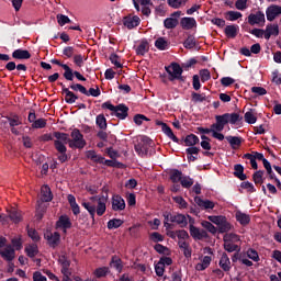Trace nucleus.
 Returning <instances> with one entry per match:
<instances>
[{"mask_svg":"<svg viewBox=\"0 0 281 281\" xmlns=\"http://www.w3.org/2000/svg\"><path fill=\"white\" fill-rule=\"evenodd\" d=\"M263 32L266 41H269L271 36H278L280 34V26L278 24H268Z\"/></svg>","mask_w":281,"mask_h":281,"instance_id":"19","label":"nucleus"},{"mask_svg":"<svg viewBox=\"0 0 281 281\" xmlns=\"http://www.w3.org/2000/svg\"><path fill=\"white\" fill-rule=\"evenodd\" d=\"M181 179H183V172L179 171V169H173L170 173V181H172V183H179Z\"/></svg>","mask_w":281,"mask_h":281,"instance_id":"39","label":"nucleus"},{"mask_svg":"<svg viewBox=\"0 0 281 281\" xmlns=\"http://www.w3.org/2000/svg\"><path fill=\"white\" fill-rule=\"evenodd\" d=\"M248 25H257L258 27H265L267 19L265 18V12L257 11L256 13H250L247 18Z\"/></svg>","mask_w":281,"mask_h":281,"instance_id":"10","label":"nucleus"},{"mask_svg":"<svg viewBox=\"0 0 281 281\" xmlns=\"http://www.w3.org/2000/svg\"><path fill=\"white\" fill-rule=\"evenodd\" d=\"M139 23H142V19L137 15H126L123 19V25L127 27V30H135V27H139Z\"/></svg>","mask_w":281,"mask_h":281,"instance_id":"14","label":"nucleus"},{"mask_svg":"<svg viewBox=\"0 0 281 281\" xmlns=\"http://www.w3.org/2000/svg\"><path fill=\"white\" fill-rule=\"evenodd\" d=\"M234 177L239 179L240 181H246L247 175H245V167L243 165L237 164L234 166Z\"/></svg>","mask_w":281,"mask_h":281,"instance_id":"31","label":"nucleus"},{"mask_svg":"<svg viewBox=\"0 0 281 281\" xmlns=\"http://www.w3.org/2000/svg\"><path fill=\"white\" fill-rule=\"evenodd\" d=\"M194 47H196V38L194 37V35H189L183 42V48L194 49Z\"/></svg>","mask_w":281,"mask_h":281,"instance_id":"36","label":"nucleus"},{"mask_svg":"<svg viewBox=\"0 0 281 281\" xmlns=\"http://www.w3.org/2000/svg\"><path fill=\"white\" fill-rule=\"evenodd\" d=\"M12 58H14V60H30L32 54L27 49L18 48L13 50Z\"/></svg>","mask_w":281,"mask_h":281,"instance_id":"18","label":"nucleus"},{"mask_svg":"<svg viewBox=\"0 0 281 281\" xmlns=\"http://www.w3.org/2000/svg\"><path fill=\"white\" fill-rule=\"evenodd\" d=\"M262 177H265V170H258L252 175V180L256 186H262V183H265Z\"/></svg>","mask_w":281,"mask_h":281,"instance_id":"42","label":"nucleus"},{"mask_svg":"<svg viewBox=\"0 0 281 281\" xmlns=\"http://www.w3.org/2000/svg\"><path fill=\"white\" fill-rule=\"evenodd\" d=\"M238 19H243V13L238 11H228L226 12L227 21H238Z\"/></svg>","mask_w":281,"mask_h":281,"instance_id":"46","label":"nucleus"},{"mask_svg":"<svg viewBox=\"0 0 281 281\" xmlns=\"http://www.w3.org/2000/svg\"><path fill=\"white\" fill-rule=\"evenodd\" d=\"M223 240V247L228 254H234V251H240V246L236 245V243L240 241V237L238 235L234 233L225 234Z\"/></svg>","mask_w":281,"mask_h":281,"instance_id":"8","label":"nucleus"},{"mask_svg":"<svg viewBox=\"0 0 281 281\" xmlns=\"http://www.w3.org/2000/svg\"><path fill=\"white\" fill-rule=\"evenodd\" d=\"M244 120L247 124H256V122H258V117L254 115V112H251V110L244 114Z\"/></svg>","mask_w":281,"mask_h":281,"instance_id":"47","label":"nucleus"},{"mask_svg":"<svg viewBox=\"0 0 281 281\" xmlns=\"http://www.w3.org/2000/svg\"><path fill=\"white\" fill-rule=\"evenodd\" d=\"M109 200V195H101L98 199V205L95 209L94 204H91V202H82L81 205L82 207H85V210H87V212H89L92 221H95V213L99 216H104V213L106 212V201Z\"/></svg>","mask_w":281,"mask_h":281,"instance_id":"4","label":"nucleus"},{"mask_svg":"<svg viewBox=\"0 0 281 281\" xmlns=\"http://www.w3.org/2000/svg\"><path fill=\"white\" fill-rule=\"evenodd\" d=\"M0 256L8 262H12V260H14V256H15L14 248H12V246H10V245L7 246L3 250H0Z\"/></svg>","mask_w":281,"mask_h":281,"instance_id":"24","label":"nucleus"},{"mask_svg":"<svg viewBox=\"0 0 281 281\" xmlns=\"http://www.w3.org/2000/svg\"><path fill=\"white\" fill-rule=\"evenodd\" d=\"M155 47L160 52H165V49H168V41H166V37H158L155 41Z\"/></svg>","mask_w":281,"mask_h":281,"instance_id":"38","label":"nucleus"},{"mask_svg":"<svg viewBox=\"0 0 281 281\" xmlns=\"http://www.w3.org/2000/svg\"><path fill=\"white\" fill-rule=\"evenodd\" d=\"M25 254L29 256V258H35L38 255V246L33 244L25 247Z\"/></svg>","mask_w":281,"mask_h":281,"instance_id":"40","label":"nucleus"},{"mask_svg":"<svg viewBox=\"0 0 281 281\" xmlns=\"http://www.w3.org/2000/svg\"><path fill=\"white\" fill-rule=\"evenodd\" d=\"M191 100L194 103L205 102V101H207V97L205 95V93L192 92L191 93Z\"/></svg>","mask_w":281,"mask_h":281,"instance_id":"45","label":"nucleus"},{"mask_svg":"<svg viewBox=\"0 0 281 281\" xmlns=\"http://www.w3.org/2000/svg\"><path fill=\"white\" fill-rule=\"evenodd\" d=\"M202 227H204V229H206L207 232H210V234H216V232H218V228H216V226H214V224H212L209 221H203L201 223Z\"/></svg>","mask_w":281,"mask_h":281,"instance_id":"51","label":"nucleus"},{"mask_svg":"<svg viewBox=\"0 0 281 281\" xmlns=\"http://www.w3.org/2000/svg\"><path fill=\"white\" fill-rule=\"evenodd\" d=\"M111 267H113V269L119 271V273H122V269H123L122 259L117 257H112Z\"/></svg>","mask_w":281,"mask_h":281,"instance_id":"52","label":"nucleus"},{"mask_svg":"<svg viewBox=\"0 0 281 281\" xmlns=\"http://www.w3.org/2000/svg\"><path fill=\"white\" fill-rule=\"evenodd\" d=\"M120 60H121V58L119 57L117 54L112 53L110 55V63H112V65H114V67H116V69H122V67H123V65Z\"/></svg>","mask_w":281,"mask_h":281,"instance_id":"48","label":"nucleus"},{"mask_svg":"<svg viewBox=\"0 0 281 281\" xmlns=\"http://www.w3.org/2000/svg\"><path fill=\"white\" fill-rule=\"evenodd\" d=\"M216 123L211 125V131L221 133L224 131L226 124H240L243 123V115L239 113H225L215 116Z\"/></svg>","mask_w":281,"mask_h":281,"instance_id":"3","label":"nucleus"},{"mask_svg":"<svg viewBox=\"0 0 281 281\" xmlns=\"http://www.w3.org/2000/svg\"><path fill=\"white\" fill-rule=\"evenodd\" d=\"M156 126H161L162 133H165L169 139L175 142V144L182 145L184 142L186 146H196V144H199L200 142L199 136L194 134L187 135L186 138L182 140L179 139L177 135H175V132H172V128L168 124L164 123L162 121H156Z\"/></svg>","mask_w":281,"mask_h":281,"instance_id":"1","label":"nucleus"},{"mask_svg":"<svg viewBox=\"0 0 281 281\" xmlns=\"http://www.w3.org/2000/svg\"><path fill=\"white\" fill-rule=\"evenodd\" d=\"M69 89H71V91H79V93H82V94L87 93V88L81 83H71L69 86Z\"/></svg>","mask_w":281,"mask_h":281,"instance_id":"60","label":"nucleus"},{"mask_svg":"<svg viewBox=\"0 0 281 281\" xmlns=\"http://www.w3.org/2000/svg\"><path fill=\"white\" fill-rule=\"evenodd\" d=\"M53 136L56 138L54 140V147L58 153V161H60V164L69 161L70 156L67 155V146H65V144H69L70 142L69 134L63 132H54Z\"/></svg>","mask_w":281,"mask_h":281,"instance_id":"2","label":"nucleus"},{"mask_svg":"<svg viewBox=\"0 0 281 281\" xmlns=\"http://www.w3.org/2000/svg\"><path fill=\"white\" fill-rule=\"evenodd\" d=\"M7 120L9 122V126L14 127V126H21L23 124V121H21V116L18 114H12L11 116H7Z\"/></svg>","mask_w":281,"mask_h":281,"instance_id":"37","label":"nucleus"},{"mask_svg":"<svg viewBox=\"0 0 281 281\" xmlns=\"http://www.w3.org/2000/svg\"><path fill=\"white\" fill-rule=\"evenodd\" d=\"M150 49V45L147 40L140 41L139 45L135 48V53L137 56H146Z\"/></svg>","mask_w":281,"mask_h":281,"instance_id":"25","label":"nucleus"},{"mask_svg":"<svg viewBox=\"0 0 281 281\" xmlns=\"http://www.w3.org/2000/svg\"><path fill=\"white\" fill-rule=\"evenodd\" d=\"M240 188L243 190H247L250 193L256 192V187H254V183L249 182V181H245L240 183Z\"/></svg>","mask_w":281,"mask_h":281,"instance_id":"61","label":"nucleus"},{"mask_svg":"<svg viewBox=\"0 0 281 281\" xmlns=\"http://www.w3.org/2000/svg\"><path fill=\"white\" fill-rule=\"evenodd\" d=\"M57 23L63 27V25H67V23H71V19L65 14H57Z\"/></svg>","mask_w":281,"mask_h":281,"instance_id":"59","label":"nucleus"},{"mask_svg":"<svg viewBox=\"0 0 281 281\" xmlns=\"http://www.w3.org/2000/svg\"><path fill=\"white\" fill-rule=\"evenodd\" d=\"M7 213L8 215L0 214V223H2V225H8L10 221L16 225L23 221V214H21V211L16 207L8 209Z\"/></svg>","mask_w":281,"mask_h":281,"instance_id":"7","label":"nucleus"},{"mask_svg":"<svg viewBox=\"0 0 281 281\" xmlns=\"http://www.w3.org/2000/svg\"><path fill=\"white\" fill-rule=\"evenodd\" d=\"M44 238L52 249H56L60 245V233L58 232L52 233V231H48L44 234Z\"/></svg>","mask_w":281,"mask_h":281,"instance_id":"11","label":"nucleus"},{"mask_svg":"<svg viewBox=\"0 0 281 281\" xmlns=\"http://www.w3.org/2000/svg\"><path fill=\"white\" fill-rule=\"evenodd\" d=\"M45 212H47V206H45V203L37 201V207L35 211L36 221H43Z\"/></svg>","mask_w":281,"mask_h":281,"instance_id":"32","label":"nucleus"},{"mask_svg":"<svg viewBox=\"0 0 281 281\" xmlns=\"http://www.w3.org/2000/svg\"><path fill=\"white\" fill-rule=\"evenodd\" d=\"M226 140L232 146V148H236L235 146H240L243 144V138L237 136H226Z\"/></svg>","mask_w":281,"mask_h":281,"instance_id":"44","label":"nucleus"},{"mask_svg":"<svg viewBox=\"0 0 281 281\" xmlns=\"http://www.w3.org/2000/svg\"><path fill=\"white\" fill-rule=\"evenodd\" d=\"M236 222L241 224L244 227L249 225L251 223V217L247 213H243L240 211H237L235 214Z\"/></svg>","mask_w":281,"mask_h":281,"instance_id":"27","label":"nucleus"},{"mask_svg":"<svg viewBox=\"0 0 281 281\" xmlns=\"http://www.w3.org/2000/svg\"><path fill=\"white\" fill-rule=\"evenodd\" d=\"M63 54L66 58H72L74 54H76V48H74V46H66L63 49Z\"/></svg>","mask_w":281,"mask_h":281,"instance_id":"63","label":"nucleus"},{"mask_svg":"<svg viewBox=\"0 0 281 281\" xmlns=\"http://www.w3.org/2000/svg\"><path fill=\"white\" fill-rule=\"evenodd\" d=\"M168 7L173 8V10H179L182 5H184L186 0H167Z\"/></svg>","mask_w":281,"mask_h":281,"instance_id":"54","label":"nucleus"},{"mask_svg":"<svg viewBox=\"0 0 281 281\" xmlns=\"http://www.w3.org/2000/svg\"><path fill=\"white\" fill-rule=\"evenodd\" d=\"M58 262L61 269H69L71 267V261L65 255L59 256Z\"/></svg>","mask_w":281,"mask_h":281,"instance_id":"57","label":"nucleus"},{"mask_svg":"<svg viewBox=\"0 0 281 281\" xmlns=\"http://www.w3.org/2000/svg\"><path fill=\"white\" fill-rule=\"evenodd\" d=\"M134 150L135 153H137V155H139L140 157H144V155H148V147H146L145 145L142 144H137L134 146Z\"/></svg>","mask_w":281,"mask_h":281,"instance_id":"55","label":"nucleus"},{"mask_svg":"<svg viewBox=\"0 0 281 281\" xmlns=\"http://www.w3.org/2000/svg\"><path fill=\"white\" fill-rule=\"evenodd\" d=\"M95 124L101 128V131H106V117L104 114L97 115Z\"/></svg>","mask_w":281,"mask_h":281,"instance_id":"43","label":"nucleus"},{"mask_svg":"<svg viewBox=\"0 0 281 281\" xmlns=\"http://www.w3.org/2000/svg\"><path fill=\"white\" fill-rule=\"evenodd\" d=\"M52 65H57L58 67H63L64 69V78L65 80H71V67H69L67 64L60 63L58 59H50Z\"/></svg>","mask_w":281,"mask_h":281,"instance_id":"22","label":"nucleus"},{"mask_svg":"<svg viewBox=\"0 0 281 281\" xmlns=\"http://www.w3.org/2000/svg\"><path fill=\"white\" fill-rule=\"evenodd\" d=\"M218 265L222 271H225L226 273L232 271V261L229 260V256H227V252L222 254Z\"/></svg>","mask_w":281,"mask_h":281,"instance_id":"23","label":"nucleus"},{"mask_svg":"<svg viewBox=\"0 0 281 281\" xmlns=\"http://www.w3.org/2000/svg\"><path fill=\"white\" fill-rule=\"evenodd\" d=\"M170 223H177L180 227H188V217L183 214H173V216L170 217Z\"/></svg>","mask_w":281,"mask_h":281,"instance_id":"26","label":"nucleus"},{"mask_svg":"<svg viewBox=\"0 0 281 281\" xmlns=\"http://www.w3.org/2000/svg\"><path fill=\"white\" fill-rule=\"evenodd\" d=\"M5 69L7 71H14V69H16L18 71H27V66L25 64H18L14 61H9L5 65Z\"/></svg>","mask_w":281,"mask_h":281,"instance_id":"30","label":"nucleus"},{"mask_svg":"<svg viewBox=\"0 0 281 281\" xmlns=\"http://www.w3.org/2000/svg\"><path fill=\"white\" fill-rule=\"evenodd\" d=\"M58 85L59 87H61V93L63 95H65L66 104H75L76 100H78V94L69 90V88H67L65 83L59 82Z\"/></svg>","mask_w":281,"mask_h":281,"instance_id":"13","label":"nucleus"},{"mask_svg":"<svg viewBox=\"0 0 281 281\" xmlns=\"http://www.w3.org/2000/svg\"><path fill=\"white\" fill-rule=\"evenodd\" d=\"M42 198L40 203H49L54 199V194H52V189L49 186L44 184L41 189Z\"/></svg>","mask_w":281,"mask_h":281,"instance_id":"20","label":"nucleus"},{"mask_svg":"<svg viewBox=\"0 0 281 281\" xmlns=\"http://www.w3.org/2000/svg\"><path fill=\"white\" fill-rule=\"evenodd\" d=\"M194 201H195L196 205H199V207H201V210H214V202H212L210 200H203V199H201V196H195Z\"/></svg>","mask_w":281,"mask_h":281,"instance_id":"28","label":"nucleus"},{"mask_svg":"<svg viewBox=\"0 0 281 281\" xmlns=\"http://www.w3.org/2000/svg\"><path fill=\"white\" fill-rule=\"evenodd\" d=\"M180 183H181L182 188L190 189V188H192V186H194V179L190 178V176H184L180 180Z\"/></svg>","mask_w":281,"mask_h":281,"instance_id":"49","label":"nucleus"},{"mask_svg":"<svg viewBox=\"0 0 281 281\" xmlns=\"http://www.w3.org/2000/svg\"><path fill=\"white\" fill-rule=\"evenodd\" d=\"M180 25L182 30H192L196 27V20L194 18H182Z\"/></svg>","mask_w":281,"mask_h":281,"instance_id":"29","label":"nucleus"},{"mask_svg":"<svg viewBox=\"0 0 281 281\" xmlns=\"http://www.w3.org/2000/svg\"><path fill=\"white\" fill-rule=\"evenodd\" d=\"M179 25V20L177 18H167L164 21V26L166 30H175Z\"/></svg>","mask_w":281,"mask_h":281,"instance_id":"35","label":"nucleus"},{"mask_svg":"<svg viewBox=\"0 0 281 281\" xmlns=\"http://www.w3.org/2000/svg\"><path fill=\"white\" fill-rule=\"evenodd\" d=\"M68 203L71 207L72 214L78 216V214H80V205L77 204L76 196H74V194L68 195Z\"/></svg>","mask_w":281,"mask_h":281,"instance_id":"33","label":"nucleus"},{"mask_svg":"<svg viewBox=\"0 0 281 281\" xmlns=\"http://www.w3.org/2000/svg\"><path fill=\"white\" fill-rule=\"evenodd\" d=\"M155 251L157 254H162L164 256H170V249L161 244H156L154 246Z\"/></svg>","mask_w":281,"mask_h":281,"instance_id":"50","label":"nucleus"},{"mask_svg":"<svg viewBox=\"0 0 281 281\" xmlns=\"http://www.w3.org/2000/svg\"><path fill=\"white\" fill-rule=\"evenodd\" d=\"M247 257L250 260H254V262H260V256L258 255V251H256V249L254 248H249L247 250Z\"/></svg>","mask_w":281,"mask_h":281,"instance_id":"56","label":"nucleus"},{"mask_svg":"<svg viewBox=\"0 0 281 281\" xmlns=\"http://www.w3.org/2000/svg\"><path fill=\"white\" fill-rule=\"evenodd\" d=\"M240 31V26L237 24L226 25L224 29V34L227 38H236L238 36V32Z\"/></svg>","mask_w":281,"mask_h":281,"instance_id":"21","label":"nucleus"},{"mask_svg":"<svg viewBox=\"0 0 281 281\" xmlns=\"http://www.w3.org/2000/svg\"><path fill=\"white\" fill-rule=\"evenodd\" d=\"M70 136H71L69 140L70 148H79L80 150L85 148V146H87V140H85V136L82 135V133H80V130L74 128Z\"/></svg>","mask_w":281,"mask_h":281,"instance_id":"9","label":"nucleus"},{"mask_svg":"<svg viewBox=\"0 0 281 281\" xmlns=\"http://www.w3.org/2000/svg\"><path fill=\"white\" fill-rule=\"evenodd\" d=\"M101 109L112 111V115H115L119 120H126L128 117V106L124 103L113 105L111 101H106L102 103Z\"/></svg>","mask_w":281,"mask_h":281,"instance_id":"5","label":"nucleus"},{"mask_svg":"<svg viewBox=\"0 0 281 281\" xmlns=\"http://www.w3.org/2000/svg\"><path fill=\"white\" fill-rule=\"evenodd\" d=\"M218 227V233L220 234H227V232L232 231V224L229 222H227V217H223L222 222H220V225H217Z\"/></svg>","mask_w":281,"mask_h":281,"instance_id":"34","label":"nucleus"},{"mask_svg":"<svg viewBox=\"0 0 281 281\" xmlns=\"http://www.w3.org/2000/svg\"><path fill=\"white\" fill-rule=\"evenodd\" d=\"M281 14V7L278 4H271L266 9L267 21H276Z\"/></svg>","mask_w":281,"mask_h":281,"instance_id":"16","label":"nucleus"},{"mask_svg":"<svg viewBox=\"0 0 281 281\" xmlns=\"http://www.w3.org/2000/svg\"><path fill=\"white\" fill-rule=\"evenodd\" d=\"M71 220L67 215L59 216L58 221L56 222L57 229H64V232L71 229Z\"/></svg>","mask_w":281,"mask_h":281,"instance_id":"17","label":"nucleus"},{"mask_svg":"<svg viewBox=\"0 0 281 281\" xmlns=\"http://www.w3.org/2000/svg\"><path fill=\"white\" fill-rule=\"evenodd\" d=\"M200 78H201V82H207V80L212 78V75L210 74V70L202 69L200 70Z\"/></svg>","mask_w":281,"mask_h":281,"instance_id":"64","label":"nucleus"},{"mask_svg":"<svg viewBox=\"0 0 281 281\" xmlns=\"http://www.w3.org/2000/svg\"><path fill=\"white\" fill-rule=\"evenodd\" d=\"M109 274V268L108 267H101V268H97L94 270V276L95 278H105V276Z\"/></svg>","mask_w":281,"mask_h":281,"instance_id":"58","label":"nucleus"},{"mask_svg":"<svg viewBox=\"0 0 281 281\" xmlns=\"http://www.w3.org/2000/svg\"><path fill=\"white\" fill-rule=\"evenodd\" d=\"M26 229L29 238L33 239L34 243H38V240H41V236L36 229L30 228V226H27Z\"/></svg>","mask_w":281,"mask_h":281,"instance_id":"53","label":"nucleus"},{"mask_svg":"<svg viewBox=\"0 0 281 281\" xmlns=\"http://www.w3.org/2000/svg\"><path fill=\"white\" fill-rule=\"evenodd\" d=\"M124 225V221L121 218H112L108 222V229H117Z\"/></svg>","mask_w":281,"mask_h":281,"instance_id":"41","label":"nucleus"},{"mask_svg":"<svg viewBox=\"0 0 281 281\" xmlns=\"http://www.w3.org/2000/svg\"><path fill=\"white\" fill-rule=\"evenodd\" d=\"M168 74V80L175 82V80H180V82H186V76H183V68L178 63H171L169 66L165 67Z\"/></svg>","mask_w":281,"mask_h":281,"instance_id":"6","label":"nucleus"},{"mask_svg":"<svg viewBox=\"0 0 281 281\" xmlns=\"http://www.w3.org/2000/svg\"><path fill=\"white\" fill-rule=\"evenodd\" d=\"M45 126H47V120H45V119H37L32 124V128H45Z\"/></svg>","mask_w":281,"mask_h":281,"instance_id":"62","label":"nucleus"},{"mask_svg":"<svg viewBox=\"0 0 281 281\" xmlns=\"http://www.w3.org/2000/svg\"><path fill=\"white\" fill-rule=\"evenodd\" d=\"M112 210L113 212H122L126 210V202L122 195L115 194L112 196Z\"/></svg>","mask_w":281,"mask_h":281,"instance_id":"15","label":"nucleus"},{"mask_svg":"<svg viewBox=\"0 0 281 281\" xmlns=\"http://www.w3.org/2000/svg\"><path fill=\"white\" fill-rule=\"evenodd\" d=\"M189 232L193 240H203L204 238H209L207 232L205 229H201L193 224L189 225Z\"/></svg>","mask_w":281,"mask_h":281,"instance_id":"12","label":"nucleus"}]
</instances>
